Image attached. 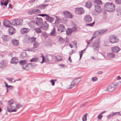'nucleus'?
I'll return each mask as SVG.
<instances>
[{"label":"nucleus","instance_id":"nucleus-1","mask_svg":"<svg viewBox=\"0 0 121 121\" xmlns=\"http://www.w3.org/2000/svg\"><path fill=\"white\" fill-rule=\"evenodd\" d=\"M105 9L108 12H112L115 10V6L112 2H108L105 5Z\"/></svg>","mask_w":121,"mask_h":121},{"label":"nucleus","instance_id":"nucleus-41","mask_svg":"<svg viewBox=\"0 0 121 121\" xmlns=\"http://www.w3.org/2000/svg\"><path fill=\"white\" fill-rule=\"evenodd\" d=\"M96 37V36H93L91 39L90 40H89V42H87V43L88 44L87 45L86 47L89 45L91 43L92 41V40L93 39L95 38Z\"/></svg>","mask_w":121,"mask_h":121},{"label":"nucleus","instance_id":"nucleus-19","mask_svg":"<svg viewBox=\"0 0 121 121\" xmlns=\"http://www.w3.org/2000/svg\"><path fill=\"white\" fill-rule=\"evenodd\" d=\"M85 21L86 22H90L92 20V18L90 15H87L84 17Z\"/></svg>","mask_w":121,"mask_h":121},{"label":"nucleus","instance_id":"nucleus-60","mask_svg":"<svg viewBox=\"0 0 121 121\" xmlns=\"http://www.w3.org/2000/svg\"><path fill=\"white\" fill-rule=\"evenodd\" d=\"M6 79L7 80H8L10 82H11L12 81V80L13 79V78H6Z\"/></svg>","mask_w":121,"mask_h":121},{"label":"nucleus","instance_id":"nucleus-3","mask_svg":"<svg viewBox=\"0 0 121 121\" xmlns=\"http://www.w3.org/2000/svg\"><path fill=\"white\" fill-rule=\"evenodd\" d=\"M109 41L110 43H117L118 42V40L117 39L116 36L112 35L110 37Z\"/></svg>","mask_w":121,"mask_h":121},{"label":"nucleus","instance_id":"nucleus-37","mask_svg":"<svg viewBox=\"0 0 121 121\" xmlns=\"http://www.w3.org/2000/svg\"><path fill=\"white\" fill-rule=\"evenodd\" d=\"M72 32L71 28H68V29L66 30V34L68 35H70Z\"/></svg>","mask_w":121,"mask_h":121},{"label":"nucleus","instance_id":"nucleus-55","mask_svg":"<svg viewBox=\"0 0 121 121\" xmlns=\"http://www.w3.org/2000/svg\"><path fill=\"white\" fill-rule=\"evenodd\" d=\"M119 112H113V115L114 116L116 115H119Z\"/></svg>","mask_w":121,"mask_h":121},{"label":"nucleus","instance_id":"nucleus-15","mask_svg":"<svg viewBox=\"0 0 121 121\" xmlns=\"http://www.w3.org/2000/svg\"><path fill=\"white\" fill-rule=\"evenodd\" d=\"M34 21L35 24L37 25H40L42 22V20L41 18L36 17L35 18V20Z\"/></svg>","mask_w":121,"mask_h":121},{"label":"nucleus","instance_id":"nucleus-13","mask_svg":"<svg viewBox=\"0 0 121 121\" xmlns=\"http://www.w3.org/2000/svg\"><path fill=\"white\" fill-rule=\"evenodd\" d=\"M7 65L6 61L4 60H2L0 63V67L2 68L6 67Z\"/></svg>","mask_w":121,"mask_h":121},{"label":"nucleus","instance_id":"nucleus-20","mask_svg":"<svg viewBox=\"0 0 121 121\" xmlns=\"http://www.w3.org/2000/svg\"><path fill=\"white\" fill-rule=\"evenodd\" d=\"M7 109L9 112H15V109L14 108V106L9 105L7 107Z\"/></svg>","mask_w":121,"mask_h":121},{"label":"nucleus","instance_id":"nucleus-8","mask_svg":"<svg viewBox=\"0 0 121 121\" xmlns=\"http://www.w3.org/2000/svg\"><path fill=\"white\" fill-rule=\"evenodd\" d=\"M39 43L37 41H35L33 44V48L29 49V51L35 52L36 51V50L34 48H38L39 46Z\"/></svg>","mask_w":121,"mask_h":121},{"label":"nucleus","instance_id":"nucleus-42","mask_svg":"<svg viewBox=\"0 0 121 121\" xmlns=\"http://www.w3.org/2000/svg\"><path fill=\"white\" fill-rule=\"evenodd\" d=\"M49 5V4H48L41 5L40 6V8L41 9H44L46 6L48 5Z\"/></svg>","mask_w":121,"mask_h":121},{"label":"nucleus","instance_id":"nucleus-46","mask_svg":"<svg viewBox=\"0 0 121 121\" xmlns=\"http://www.w3.org/2000/svg\"><path fill=\"white\" fill-rule=\"evenodd\" d=\"M48 60L49 61H51L53 59V56L51 55H49L48 56Z\"/></svg>","mask_w":121,"mask_h":121},{"label":"nucleus","instance_id":"nucleus-24","mask_svg":"<svg viewBox=\"0 0 121 121\" xmlns=\"http://www.w3.org/2000/svg\"><path fill=\"white\" fill-rule=\"evenodd\" d=\"M9 29V33L10 35H13L14 32V29L12 27H10Z\"/></svg>","mask_w":121,"mask_h":121},{"label":"nucleus","instance_id":"nucleus-2","mask_svg":"<svg viewBox=\"0 0 121 121\" xmlns=\"http://www.w3.org/2000/svg\"><path fill=\"white\" fill-rule=\"evenodd\" d=\"M80 78H77L74 79L72 82L71 84L67 86V88L69 89L72 88L74 87L77 85L81 81Z\"/></svg>","mask_w":121,"mask_h":121},{"label":"nucleus","instance_id":"nucleus-51","mask_svg":"<svg viewBox=\"0 0 121 121\" xmlns=\"http://www.w3.org/2000/svg\"><path fill=\"white\" fill-rule=\"evenodd\" d=\"M115 2L117 4H121V0H115Z\"/></svg>","mask_w":121,"mask_h":121},{"label":"nucleus","instance_id":"nucleus-4","mask_svg":"<svg viewBox=\"0 0 121 121\" xmlns=\"http://www.w3.org/2000/svg\"><path fill=\"white\" fill-rule=\"evenodd\" d=\"M94 10L96 14V15L100 13L102 10L101 7L100 5H96V4H95Z\"/></svg>","mask_w":121,"mask_h":121},{"label":"nucleus","instance_id":"nucleus-28","mask_svg":"<svg viewBox=\"0 0 121 121\" xmlns=\"http://www.w3.org/2000/svg\"><path fill=\"white\" fill-rule=\"evenodd\" d=\"M27 61L25 60H21L19 61V64L21 65L22 66H23L27 64Z\"/></svg>","mask_w":121,"mask_h":121},{"label":"nucleus","instance_id":"nucleus-29","mask_svg":"<svg viewBox=\"0 0 121 121\" xmlns=\"http://www.w3.org/2000/svg\"><path fill=\"white\" fill-rule=\"evenodd\" d=\"M28 25L30 27H32L34 26L35 24L34 21H31L28 23Z\"/></svg>","mask_w":121,"mask_h":121},{"label":"nucleus","instance_id":"nucleus-54","mask_svg":"<svg viewBox=\"0 0 121 121\" xmlns=\"http://www.w3.org/2000/svg\"><path fill=\"white\" fill-rule=\"evenodd\" d=\"M102 117V115L100 113L98 116V118L99 119H101Z\"/></svg>","mask_w":121,"mask_h":121},{"label":"nucleus","instance_id":"nucleus-33","mask_svg":"<svg viewBox=\"0 0 121 121\" xmlns=\"http://www.w3.org/2000/svg\"><path fill=\"white\" fill-rule=\"evenodd\" d=\"M101 35L99 30L95 32L93 34L94 36H96Z\"/></svg>","mask_w":121,"mask_h":121},{"label":"nucleus","instance_id":"nucleus-64","mask_svg":"<svg viewBox=\"0 0 121 121\" xmlns=\"http://www.w3.org/2000/svg\"><path fill=\"white\" fill-rule=\"evenodd\" d=\"M73 50H72L71 51H70L69 53V54L70 55H72L73 53Z\"/></svg>","mask_w":121,"mask_h":121},{"label":"nucleus","instance_id":"nucleus-44","mask_svg":"<svg viewBox=\"0 0 121 121\" xmlns=\"http://www.w3.org/2000/svg\"><path fill=\"white\" fill-rule=\"evenodd\" d=\"M10 63L12 64L15 63V57H13L11 59L10 61Z\"/></svg>","mask_w":121,"mask_h":121},{"label":"nucleus","instance_id":"nucleus-47","mask_svg":"<svg viewBox=\"0 0 121 121\" xmlns=\"http://www.w3.org/2000/svg\"><path fill=\"white\" fill-rule=\"evenodd\" d=\"M48 15L47 14H39L38 16H42L43 17H46L47 15Z\"/></svg>","mask_w":121,"mask_h":121},{"label":"nucleus","instance_id":"nucleus-62","mask_svg":"<svg viewBox=\"0 0 121 121\" xmlns=\"http://www.w3.org/2000/svg\"><path fill=\"white\" fill-rule=\"evenodd\" d=\"M12 43L15 45V39H13L12 40Z\"/></svg>","mask_w":121,"mask_h":121},{"label":"nucleus","instance_id":"nucleus-11","mask_svg":"<svg viewBox=\"0 0 121 121\" xmlns=\"http://www.w3.org/2000/svg\"><path fill=\"white\" fill-rule=\"evenodd\" d=\"M32 63L26 64V65H24L22 66V68L23 69L26 70H28L30 69L32 66Z\"/></svg>","mask_w":121,"mask_h":121},{"label":"nucleus","instance_id":"nucleus-16","mask_svg":"<svg viewBox=\"0 0 121 121\" xmlns=\"http://www.w3.org/2000/svg\"><path fill=\"white\" fill-rule=\"evenodd\" d=\"M3 25L7 27H9L11 25V23L8 20L3 21Z\"/></svg>","mask_w":121,"mask_h":121},{"label":"nucleus","instance_id":"nucleus-49","mask_svg":"<svg viewBox=\"0 0 121 121\" xmlns=\"http://www.w3.org/2000/svg\"><path fill=\"white\" fill-rule=\"evenodd\" d=\"M94 23H95V22H94L91 23L86 24V25L87 26H93L94 24Z\"/></svg>","mask_w":121,"mask_h":121},{"label":"nucleus","instance_id":"nucleus-53","mask_svg":"<svg viewBox=\"0 0 121 121\" xmlns=\"http://www.w3.org/2000/svg\"><path fill=\"white\" fill-rule=\"evenodd\" d=\"M77 28L75 26L73 27L72 28H71V30L72 31H75L77 30Z\"/></svg>","mask_w":121,"mask_h":121},{"label":"nucleus","instance_id":"nucleus-5","mask_svg":"<svg viewBox=\"0 0 121 121\" xmlns=\"http://www.w3.org/2000/svg\"><path fill=\"white\" fill-rule=\"evenodd\" d=\"M75 13L78 14H81L84 13V11L82 7L80 8H76L75 9Z\"/></svg>","mask_w":121,"mask_h":121},{"label":"nucleus","instance_id":"nucleus-26","mask_svg":"<svg viewBox=\"0 0 121 121\" xmlns=\"http://www.w3.org/2000/svg\"><path fill=\"white\" fill-rule=\"evenodd\" d=\"M1 38L4 41H7L9 39L8 36L7 35H3L2 36Z\"/></svg>","mask_w":121,"mask_h":121},{"label":"nucleus","instance_id":"nucleus-25","mask_svg":"<svg viewBox=\"0 0 121 121\" xmlns=\"http://www.w3.org/2000/svg\"><path fill=\"white\" fill-rule=\"evenodd\" d=\"M22 20L21 19H18L16 20V25H18L21 24Z\"/></svg>","mask_w":121,"mask_h":121},{"label":"nucleus","instance_id":"nucleus-59","mask_svg":"<svg viewBox=\"0 0 121 121\" xmlns=\"http://www.w3.org/2000/svg\"><path fill=\"white\" fill-rule=\"evenodd\" d=\"M118 15H121V9H119L118 11Z\"/></svg>","mask_w":121,"mask_h":121},{"label":"nucleus","instance_id":"nucleus-9","mask_svg":"<svg viewBox=\"0 0 121 121\" xmlns=\"http://www.w3.org/2000/svg\"><path fill=\"white\" fill-rule=\"evenodd\" d=\"M115 86V85L114 84H111L107 87L106 91L109 92H112L114 89Z\"/></svg>","mask_w":121,"mask_h":121},{"label":"nucleus","instance_id":"nucleus-12","mask_svg":"<svg viewBox=\"0 0 121 121\" xmlns=\"http://www.w3.org/2000/svg\"><path fill=\"white\" fill-rule=\"evenodd\" d=\"M32 63L26 64V65H24L22 66V68L23 69L26 70H28L30 69L32 66Z\"/></svg>","mask_w":121,"mask_h":121},{"label":"nucleus","instance_id":"nucleus-34","mask_svg":"<svg viewBox=\"0 0 121 121\" xmlns=\"http://www.w3.org/2000/svg\"><path fill=\"white\" fill-rule=\"evenodd\" d=\"M35 32L37 33H41V28H35L34 29Z\"/></svg>","mask_w":121,"mask_h":121},{"label":"nucleus","instance_id":"nucleus-38","mask_svg":"<svg viewBox=\"0 0 121 121\" xmlns=\"http://www.w3.org/2000/svg\"><path fill=\"white\" fill-rule=\"evenodd\" d=\"M87 113H85L83 116L82 118V121H86L87 120V117L88 115Z\"/></svg>","mask_w":121,"mask_h":121},{"label":"nucleus","instance_id":"nucleus-50","mask_svg":"<svg viewBox=\"0 0 121 121\" xmlns=\"http://www.w3.org/2000/svg\"><path fill=\"white\" fill-rule=\"evenodd\" d=\"M59 42L61 43H63L65 42L64 40L62 38H60L59 39Z\"/></svg>","mask_w":121,"mask_h":121},{"label":"nucleus","instance_id":"nucleus-17","mask_svg":"<svg viewBox=\"0 0 121 121\" xmlns=\"http://www.w3.org/2000/svg\"><path fill=\"white\" fill-rule=\"evenodd\" d=\"M111 49L112 52L114 53H117L121 50L120 48L118 46L112 47Z\"/></svg>","mask_w":121,"mask_h":121},{"label":"nucleus","instance_id":"nucleus-32","mask_svg":"<svg viewBox=\"0 0 121 121\" xmlns=\"http://www.w3.org/2000/svg\"><path fill=\"white\" fill-rule=\"evenodd\" d=\"M101 35L104 34L108 30L107 29H104L102 30H99Z\"/></svg>","mask_w":121,"mask_h":121},{"label":"nucleus","instance_id":"nucleus-10","mask_svg":"<svg viewBox=\"0 0 121 121\" xmlns=\"http://www.w3.org/2000/svg\"><path fill=\"white\" fill-rule=\"evenodd\" d=\"M58 30L60 32L64 31L65 28L63 24H60L57 27Z\"/></svg>","mask_w":121,"mask_h":121},{"label":"nucleus","instance_id":"nucleus-14","mask_svg":"<svg viewBox=\"0 0 121 121\" xmlns=\"http://www.w3.org/2000/svg\"><path fill=\"white\" fill-rule=\"evenodd\" d=\"M46 21L48 22L51 23L53 22L54 20V18L51 17H50L48 14L46 17H45Z\"/></svg>","mask_w":121,"mask_h":121},{"label":"nucleus","instance_id":"nucleus-22","mask_svg":"<svg viewBox=\"0 0 121 121\" xmlns=\"http://www.w3.org/2000/svg\"><path fill=\"white\" fill-rule=\"evenodd\" d=\"M30 30L28 28H22L20 30V32L22 34L27 33Z\"/></svg>","mask_w":121,"mask_h":121},{"label":"nucleus","instance_id":"nucleus-52","mask_svg":"<svg viewBox=\"0 0 121 121\" xmlns=\"http://www.w3.org/2000/svg\"><path fill=\"white\" fill-rule=\"evenodd\" d=\"M98 79V78L96 77H93L92 78V80L94 81H96Z\"/></svg>","mask_w":121,"mask_h":121},{"label":"nucleus","instance_id":"nucleus-30","mask_svg":"<svg viewBox=\"0 0 121 121\" xmlns=\"http://www.w3.org/2000/svg\"><path fill=\"white\" fill-rule=\"evenodd\" d=\"M95 4L98 5H101L102 3V2L100 0H95L94 1Z\"/></svg>","mask_w":121,"mask_h":121},{"label":"nucleus","instance_id":"nucleus-21","mask_svg":"<svg viewBox=\"0 0 121 121\" xmlns=\"http://www.w3.org/2000/svg\"><path fill=\"white\" fill-rule=\"evenodd\" d=\"M101 42L99 41L98 42H96L93 43V46L95 48L94 50H95V48H99L100 47Z\"/></svg>","mask_w":121,"mask_h":121},{"label":"nucleus","instance_id":"nucleus-27","mask_svg":"<svg viewBox=\"0 0 121 121\" xmlns=\"http://www.w3.org/2000/svg\"><path fill=\"white\" fill-rule=\"evenodd\" d=\"M115 56V54L114 53L110 52L107 54V57L110 58H114Z\"/></svg>","mask_w":121,"mask_h":121},{"label":"nucleus","instance_id":"nucleus-56","mask_svg":"<svg viewBox=\"0 0 121 121\" xmlns=\"http://www.w3.org/2000/svg\"><path fill=\"white\" fill-rule=\"evenodd\" d=\"M13 103V100H12L8 102V104L11 105Z\"/></svg>","mask_w":121,"mask_h":121},{"label":"nucleus","instance_id":"nucleus-36","mask_svg":"<svg viewBox=\"0 0 121 121\" xmlns=\"http://www.w3.org/2000/svg\"><path fill=\"white\" fill-rule=\"evenodd\" d=\"M50 35H52L53 36H55L56 35L55 28H53V29L52 31L51 32Z\"/></svg>","mask_w":121,"mask_h":121},{"label":"nucleus","instance_id":"nucleus-35","mask_svg":"<svg viewBox=\"0 0 121 121\" xmlns=\"http://www.w3.org/2000/svg\"><path fill=\"white\" fill-rule=\"evenodd\" d=\"M36 39V38L33 37L28 38V40L30 42L33 43L34 42Z\"/></svg>","mask_w":121,"mask_h":121},{"label":"nucleus","instance_id":"nucleus-43","mask_svg":"<svg viewBox=\"0 0 121 121\" xmlns=\"http://www.w3.org/2000/svg\"><path fill=\"white\" fill-rule=\"evenodd\" d=\"M56 60L58 61H59L62 60V58L59 55L56 56Z\"/></svg>","mask_w":121,"mask_h":121},{"label":"nucleus","instance_id":"nucleus-18","mask_svg":"<svg viewBox=\"0 0 121 121\" xmlns=\"http://www.w3.org/2000/svg\"><path fill=\"white\" fill-rule=\"evenodd\" d=\"M64 15L66 17L72 18V15L68 11H65L63 12Z\"/></svg>","mask_w":121,"mask_h":121},{"label":"nucleus","instance_id":"nucleus-58","mask_svg":"<svg viewBox=\"0 0 121 121\" xmlns=\"http://www.w3.org/2000/svg\"><path fill=\"white\" fill-rule=\"evenodd\" d=\"M51 82L52 84V85L53 86L55 85V82L54 81V80L53 79L51 80Z\"/></svg>","mask_w":121,"mask_h":121},{"label":"nucleus","instance_id":"nucleus-57","mask_svg":"<svg viewBox=\"0 0 121 121\" xmlns=\"http://www.w3.org/2000/svg\"><path fill=\"white\" fill-rule=\"evenodd\" d=\"M77 41H74L73 42V43L74 46H75V47L77 48Z\"/></svg>","mask_w":121,"mask_h":121},{"label":"nucleus","instance_id":"nucleus-31","mask_svg":"<svg viewBox=\"0 0 121 121\" xmlns=\"http://www.w3.org/2000/svg\"><path fill=\"white\" fill-rule=\"evenodd\" d=\"M92 5V4L90 2H87L85 4V6L88 8H90Z\"/></svg>","mask_w":121,"mask_h":121},{"label":"nucleus","instance_id":"nucleus-23","mask_svg":"<svg viewBox=\"0 0 121 121\" xmlns=\"http://www.w3.org/2000/svg\"><path fill=\"white\" fill-rule=\"evenodd\" d=\"M45 43L47 46H51L52 44V41L51 39L47 40L45 41Z\"/></svg>","mask_w":121,"mask_h":121},{"label":"nucleus","instance_id":"nucleus-45","mask_svg":"<svg viewBox=\"0 0 121 121\" xmlns=\"http://www.w3.org/2000/svg\"><path fill=\"white\" fill-rule=\"evenodd\" d=\"M86 49L84 50H83L81 52H79V54L80 55V58L79 59H80L81 57H82L83 54L84 53Z\"/></svg>","mask_w":121,"mask_h":121},{"label":"nucleus","instance_id":"nucleus-39","mask_svg":"<svg viewBox=\"0 0 121 121\" xmlns=\"http://www.w3.org/2000/svg\"><path fill=\"white\" fill-rule=\"evenodd\" d=\"M38 58L37 57H34L30 60L31 62H35L38 60Z\"/></svg>","mask_w":121,"mask_h":121},{"label":"nucleus","instance_id":"nucleus-63","mask_svg":"<svg viewBox=\"0 0 121 121\" xmlns=\"http://www.w3.org/2000/svg\"><path fill=\"white\" fill-rule=\"evenodd\" d=\"M4 83H5V86L7 88H9V87L11 86H8L5 82H4Z\"/></svg>","mask_w":121,"mask_h":121},{"label":"nucleus","instance_id":"nucleus-48","mask_svg":"<svg viewBox=\"0 0 121 121\" xmlns=\"http://www.w3.org/2000/svg\"><path fill=\"white\" fill-rule=\"evenodd\" d=\"M22 107V105L20 104H18L16 105V108H21Z\"/></svg>","mask_w":121,"mask_h":121},{"label":"nucleus","instance_id":"nucleus-6","mask_svg":"<svg viewBox=\"0 0 121 121\" xmlns=\"http://www.w3.org/2000/svg\"><path fill=\"white\" fill-rule=\"evenodd\" d=\"M40 11L39 9H34L31 10L28 12V13L30 15H32L40 13Z\"/></svg>","mask_w":121,"mask_h":121},{"label":"nucleus","instance_id":"nucleus-40","mask_svg":"<svg viewBox=\"0 0 121 121\" xmlns=\"http://www.w3.org/2000/svg\"><path fill=\"white\" fill-rule=\"evenodd\" d=\"M26 54L25 52H23L22 54H21L20 56V57L21 58L23 59L24 57L26 56Z\"/></svg>","mask_w":121,"mask_h":121},{"label":"nucleus","instance_id":"nucleus-61","mask_svg":"<svg viewBox=\"0 0 121 121\" xmlns=\"http://www.w3.org/2000/svg\"><path fill=\"white\" fill-rule=\"evenodd\" d=\"M113 116H114V115H113V114L112 113V114H111L110 115L108 116V118H111Z\"/></svg>","mask_w":121,"mask_h":121},{"label":"nucleus","instance_id":"nucleus-7","mask_svg":"<svg viewBox=\"0 0 121 121\" xmlns=\"http://www.w3.org/2000/svg\"><path fill=\"white\" fill-rule=\"evenodd\" d=\"M41 27L43 30H47L49 27L48 24L46 22H43L41 25Z\"/></svg>","mask_w":121,"mask_h":121}]
</instances>
